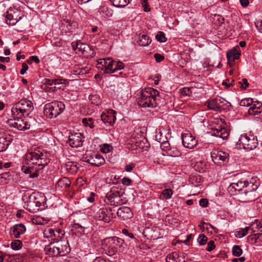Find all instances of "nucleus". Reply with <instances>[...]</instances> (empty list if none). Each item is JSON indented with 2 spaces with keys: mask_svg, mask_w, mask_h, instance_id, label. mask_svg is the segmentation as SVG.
<instances>
[{
  "mask_svg": "<svg viewBox=\"0 0 262 262\" xmlns=\"http://www.w3.org/2000/svg\"><path fill=\"white\" fill-rule=\"evenodd\" d=\"M24 163L22 171L30 174V178L37 177L42 173L43 169L48 164L46 156L38 149H34L28 151L24 157Z\"/></svg>",
  "mask_w": 262,
  "mask_h": 262,
  "instance_id": "1",
  "label": "nucleus"
},
{
  "mask_svg": "<svg viewBox=\"0 0 262 262\" xmlns=\"http://www.w3.org/2000/svg\"><path fill=\"white\" fill-rule=\"evenodd\" d=\"M159 92L152 88L142 90L141 96L138 99V104L143 107H156L160 102Z\"/></svg>",
  "mask_w": 262,
  "mask_h": 262,
  "instance_id": "2",
  "label": "nucleus"
},
{
  "mask_svg": "<svg viewBox=\"0 0 262 262\" xmlns=\"http://www.w3.org/2000/svg\"><path fill=\"white\" fill-rule=\"evenodd\" d=\"M124 245L123 240L116 236L107 237L102 241V248L109 256H113L118 252H122Z\"/></svg>",
  "mask_w": 262,
  "mask_h": 262,
  "instance_id": "3",
  "label": "nucleus"
},
{
  "mask_svg": "<svg viewBox=\"0 0 262 262\" xmlns=\"http://www.w3.org/2000/svg\"><path fill=\"white\" fill-rule=\"evenodd\" d=\"M34 107L31 101L22 99L14 104L11 108L12 115L28 116L33 110Z\"/></svg>",
  "mask_w": 262,
  "mask_h": 262,
  "instance_id": "4",
  "label": "nucleus"
},
{
  "mask_svg": "<svg viewBox=\"0 0 262 262\" xmlns=\"http://www.w3.org/2000/svg\"><path fill=\"white\" fill-rule=\"evenodd\" d=\"M258 144L257 138L250 133L241 135L237 143V145H239V148L249 150L256 148Z\"/></svg>",
  "mask_w": 262,
  "mask_h": 262,
  "instance_id": "5",
  "label": "nucleus"
},
{
  "mask_svg": "<svg viewBox=\"0 0 262 262\" xmlns=\"http://www.w3.org/2000/svg\"><path fill=\"white\" fill-rule=\"evenodd\" d=\"M65 109L64 104L58 101L45 104L43 113L49 118H55L62 113Z\"/></svg>",
  "mask_w": 262,
  "mask_h": 262,
  "instance_id": "6",
  "label": "nucleus"
},
{
  "mask_svg": "<svg viewBox=\"0 0 262 262\" xmlns=\"http://www.w3.org/2000/svg\"><path fill=\"white\" fill-rule=\"evenodd\" d=\"M24 201L26 200L25 202L26 208L30 212L34 213L39 211V208L41 206L42 201L37 196L35 193L30 195L29 196L25 195L23 196Z\"/></svg>",
  "mask_w": 262,
  "mask_h": 262,
  "instance_id": "7",
  "label": "nucleus"
},
{
  "mask_svg": "<svg viewBox=\"0 0 262 262\" xmlns=\"http://www.w3.org/2000/svg\"><path fill=\"white\" fill-rule=\"evenodd\" d=\"M83 161L88 163L92 166H100L105 163L104 158L98 153L86 151L82 157Z\"/></svg>",
  "mask_w": 262,
  "mask_h": 262,
  "instance_id": "8",
  "label": "nucleus"
},
{
  "mask_svg": "<svg viewBox=\"0 0 262 262\" xmlns=\"http://www.w3.org/2000/svg\"><path fill=\"white\" fill-rule=\"evenodd\" d=\"M22 116L12 114L11 118L8 120V124L19 130H25L29 129L30 125L22 118Z\"/></svg>",
  "mask_w": 262,
  "mask_h": 262,
  "instance_id": "9",
  "label": "nucleus"
},
{
  "mask_svg": "<svg viewBox=\"0 0 262 262\" xmlns=\"http://www.w3.org/2000/svg\"><path fill=\"white\" fill-rule=\"evenodd\" d=\"M123 193V192L121 190H119L118 188L113 187L106 193V198L111 205L118 206L123 203L121 197Z\"/></svg>",
  "mask_w": 262,
  "mask_h": 262,
  "instance_id": "10",
  "label": "nucleus"
},
{
  "mask_svg": "<svg viewBox=\"0 0 262 262\" xmlns=\"http://www.w3.org/2000/svg\"><path fill=\"white\" fill-rule=\"evenodd\" d=\"M22 17L21 12L17 8H10L7 12L6 22L11 26L15 25Z\"/></svg>",
  "mask_w": 262,
  "mask_h": 262,
  "instance_id": "11",
  "label": "nucleus"
},
{
  "mask_svg": "<svg viewBox=\"0 0 262 262\" xmlns=\"http://www.w3.org/2000/svg\"><path fill=\"white\" fill-rule=\"evenodd\" d=\"M211 156L214 164L221 165L228 162L229 155L225 151L214 149L211 152Z\"/></svg>",
  "mask_w": 262,
  "mask_h": 262,
  "instance_id": "12",
  "label": "nucleus"
},
{
  "mask_svg": "<svg viewBox=\"0 0 262 262\" xmlns=\"http://www.w3.org/2000/svg\"><path fill=\"white\" fill-rule=\"evenodd\" d=\"M115 114L113 110H105L101 115V120L106 126H113L116 120Z\"/></svg>",
  "mask_w": 262,
  "mask_h": 262,
  "instance_id": "13",
  "label": "nucleus"
},
{
  "mask_svg": "<svg viewBox=\"0 0 262 262\" xmlns=\"http://www.w3.org/2000/svg\"><path fill=\"white\" fill-rule=\"evenodd\" d=\"M242 192L237 196L238 200L241 202L248 203L254 201L258 197L257 192H252L243 189Z\"/></svg>",
  "mask_w": 262,
  "mask_h": 262,
  "instance_id": "14",
  "label": "nucleus"
},
{
  "mask_svg": "<svg viewBox=\"0 0 262 262\" xmlns=\"http://www.w3.org/2000/svg\"><path fill=\"white\" fill-rule=\"evenodd\" d=\"M82 135L80 133H75L69 136L68 143L72 147H78L82 145Z\"/></svg>",
  "mask_w": 262,
  "mask_h": 262,
  "instance_id": "15",
  "label": "nucleus"
},
{
  "mask_svg": "<svg viewBox=\"0 0 262 262\" xmlns=\"http://www.w3.org/2000/svg\"><path fill=\"white\" fill-rule=\"evenodd\" d=\"M182 139L183 145L186 148L191 149L196 145V140L190 133L182 134Z\"/></svg>",
  "mask_w": 262,
  "mask_h": 262,
  "instance_id": "16",
  "label": "nucleus"
},
{
  "mask_svg": "<svg viewBox=\"0 0 262 262\" xmlns=\"http://www.w3.org/2000/svg\"><path fill=\"white\" fill-rule=\"evenodd\" d=\"M244 189L249 191L256 192V190L260 185L259 179L256 177L252 178L249 180L244 181Z\"/></svg>",
  "mask_w": 262,
  "mask_h": 262,
  "instance_id": "17",
  "label": "nucleus"
},
{
  "mask_svg": "<svg viewBox=\"0 0 262 262\" xmlns=\"http://www.w3.org/2000/svg\"><path fill=\"white\" fill-rule=\"evenodd\" d=\"M248 113L250 115L256 116L257 118L262 117V103L258 101H253L249 108Z\"/></svg>",
  "mask_w": 262,
  "mask_h": 262,
  "instance_id": "18",
  "label": "nucleus"
},
{
  "mask_svg": "<svg viewBox=\"0 0 262 262\" xmlns=\"http://www.w3.org/2000/svg\"><path fill=\"white\" fill-rule=\"evenodd\" d=\"M244 181H238L237 183H232L228 187V191L231 195H236L237 196L244 189Z\"/></svg>",
  "mask_w": 262,
  "mask_h": 262,
  "instance_id": "19",
  "label": "nucleus"
},
{
  "mask_svg": "<svg viewBox=\"0 0 262 262\" xmlns=\"http://www.w3.org/2000/svg\"><path fill=\"white\" fill-rule=\"evenodd\" d=\"M210 134L212 136L221 138L224 140L227 139L229 135L227 129L221 125L212 128Z\"/></svg>",
  "mask_w": 262,
  "mask_h": 262,
  "instance_id": "20",
  "label": "nucleus"
},
{
  "mask_svg": "<svg viewBox=\"0 0 262 262\" xmlns=\"http://www.w3.org/2000/svg\"><path fill=\"white\" fill-rule=\"evenodd\" d=\"M113 213L111 209L103 208L99 210L97 215V219L99 221H102L104 223H109L113 218Z\"/></svg>",
  "mask_w": 262,
  "mask_h": 262,
  "instance_id": "21",
  "label": "nucleus"
},
{
  "mask_svg": "<svg viewBox=\"0 0 262 262\" xmlns=\"http://www.w3.org/2000/svg\"><path fill=\"white\" fill-rule=\"evenodd\" d=\"M55 242L56 243L57 252H59L58 256H64L70 252V248L67 241L61 240Z\"/></svg>",
  "mask_w": 262,
  "mask_h": 262,
  "instance_id": "22",
  "label": "nucleus"
},
{
  "mask_svg": "<svg viewBox=\"0 0 262 262\" xmlns=\"http://www.w3.org/2000/svg\"><path fill=\"white\" fill-rule=\"evenodd\" d=\"M26 231L25 226L23 224L14 225L10 229V234L15 238H19L20 235L23 234Z\"/></svg>",
  "mask_w": 262,
  "mask_h": 262,
  "instance_id": "23",
  "label": "nucleus"
},
{
  "mask_svg": "<svg viewBox=\"0 0 262 262\" xmlns=\"http://www.w3.org/2000/svg\"><path fill=\"white\" fill-rule=\"evenodd\" d=\"M117 214L118 217L123 220L131 218L133 213L130 208L127 207H122L118 209Z\"/></svg>",
  "mask_w": 262,
  "mask_h": 262,
  "instance_id": "24",
  "label": "nucleus"
},
{
  "mask_svg": "<svg viewBox=\"0 0 262 262\" xmlns=\"http://www.w3.org/2000/svg\"><path fill=\"white\" fill-rule=\"evenodd\" d=\"M89 71V68L86 66L78 64L74 66L72 72L75 75L81 76L87 74Z\"/></svg>",
  "mask_w": 262,
  "mask_h": 262,
  "instance_id": "25",
  "label": "nucleus"
},
{
  "mask_svg": "<svg viewBox=\"0 0 262 262\" xmlns=\"http://www.w3.org/2000/svg\"><path fill=\"white\" fill-rule=\"evenodd\" d=\"M112 61L113 59L109 58L99 59L98 61V63L102 66V69L104 71L105 73L110 74L111 72L110 67H111V61Z\"/></svg>",
  "mask_w": 262,
  "mask_h": 262,
  "instance_id": "26",
  "label": "nucleus"
},
{
  "mask_svg": "<svg viewBox=\"0 0 262 262\" xmlns=\"http://www.w3.org/2000/svg\"><path fill=\"white\" fill-rule=\"evenodd\" d=\"M45 250L52 256H58L59 252H57L56 243L55 242H51L50 244L46 247Z\"/></svg>",
  "mask_w": 262,
  "mask_h": 262,
  "instance_id": "27",
  "label": "nucleus"
},
{
  "mask_svg": "<svg viewBox=\"0 0 262 262\" xmlns=\"http://www.w3.org/2000/svg\"><path fill=\"white\" fill-rule=\"evenodd\" d=\"M219 101H221V98L212 99L207 102V106L210 110L219 111L222 107V105L219 103Z\"/></svg>",
  "mask_w": 262,
  "mask_h": 262,
  "instance_id": "28",
  "label": "nucleus"
},
{
  "mask_svg": "<svg viewBox=\"0 0 262 262\" xmlns=\"http://www.w3.org/2000/svg\"><path fill=\"white\" fill-rule=\"evenodd\" d=\"M71 184L70 180L66 177L59 179L56 184V188L59 190L65 189L69 187Z\"/></svg>",
  "mask_w": 262,
  "mask_h": 262,
  "instance_id": "29",
  "label": "nucleus"
},
{
  "mask_svg": "<svg viewBox=\"0 0 262 262\" xmlns=\"http://www.w3.org/2000/svg\"><path fill=\"white\" fill-rule=\"evenodd\" d=\"M161 149L166 151V154L168 155L171 156L172 157H176L178 156V152L174 154L173 153L172 151L171 150L170 144L169 142L167 141V139L164 141L163 142H161Z\"/></svg>",
  "mask_w": 262,
  "mask_h": 262,
  "instance_id": "30",
  "label": "nucleus"
},
{
  "mask_svg": "<svg viewBox=\"0 0 262 262\" xmlns=\"http://www.w3.org/2000/svg\"><path fill=\"white\" fill-rule=\"evenodd\" d=\"M42 233L45 238H48L49 241H51L52 242H55L56 238H55L56 235L55 234L54 229L47 228L45 229Z\"/></svg>",
  "mask_w": 262,
  "mask_h": 262,
  "instance_id": "31",
  "label": "nucleus"
},
{
  "mask_svg": "<svg viewBox=\"0 0 262 262\" xmlns=\"http://www.w3.org/2000/svg\"><path fill=\"white\" fill-rule=\"evenodd\" d=\"M10 143V141L7 139L6 135L0 134V152L5 150Z\"/></svg>",
  "mask_w": 262,
  "mask_h": 262,
  "instance_id": "32",
  "label": "nucleus"
},
{
  "mask_svg": "<svg viewBox=\"0 0 262 262\" xmlns=\"http://www.w3.org/2000/svg\"><path fill=\"white\" fill-rule=\"evenodd\" d=\"M124 64L120 61L113 60L111 61V67H110V73H113L117 70H120L124 68Z\"/></svg>",
  "mask_w": 262,
  "mask_h": 262,
  "instance_id": "33",
  "label": "nucleus"
},
{
  "mask_svg": "<svg viewBox=\"0 0 262 262\" xmlns=\"http://www.w3.org/2000/svg\"><path fill=\"white\" fill-rule=\"evenodd\" d=\"M99 13L103 17H109L112 16L113 14V11L105 6H103L100 8Z\"/></svg>",
  "mask_w": 262,
  "mask_h": 262,
  "instance_id": "34",
  "label": "nucleus"
},
{
  "mask_svg": "<svg viewBox=\"0 0 262 262\" xmlns=\"http://www.w3.org/2000/svg\"><path fill=\"white\" fill-rule=\"evenodd\" d=\"M167 262H181V258L177 252H173L168 254L166 258Z\"/></svg>",
  "mask_w": 262,
  "mask_h": 262,
  "instance_id": "35",
  "label": "nucleus"
},
{
  "mask_svg": "<svg viewBox=\"0 0 262 262\" xmlns=\"http://www.w3.org/2000/svg\"><path fill=\"white\" fill-rule=\"evenodd\" d=\"M151 40L149 36L146 35H142L140 37L138 42L141 46H147L151 42Z\"/></svg>",
  "mask_w": 262,
  "mask_h": 262,
  "instance_id": "36",
  "label": "nucleus"
},
{
  "mask_svg": "<svg viewBox=\"0 0 262 262\" xmlns=\"http://www.w3.org/2000/svg\"><path fill=\"white\" fill-rule=\"evenodd\" d=\"M130 0H110L114 6L121 8L127 6Z\"/></svg>",
  "mask_w": 262,
  "mask_h": 262,
  "instance_id": "37",
  "label": "nucleus"
},
{
  "mask_svg": "<svg viewBox=\"0 0 262 262\" xmlns=\"http://www.w3.org/2000/svg\"><path fill=\"white\" fill-rule=\"evenodd\" d=\"M173 191L171 189H165L161 193L160 199L161 200H169L171 198Z\"/></svg>",
  "mask_w": 262,
  "mask_h": 262,
  "instance_id": "38",
  "label": "nucleus"
},
{
  "mask_svg": "<svg viewBox=\"0 0 262 262\" xmlns=\"http://www.w3.org/2000/svg\"><path fill=\"white\" fill-rule=\"evenodd\" d=\"M85 47L86 48L82 53L83 56L87 58L94 57L95 55L94 49L88 45Z\"/></svg>",
  "mask_w": 262,
  "mask_h": 262,
  "instance_id": "39",
  "label": "nucleus"
},
{
  "mask_svg": "<svg viewBox=\"0 0 262 262\" xmlns=\"http://www.w3.org/2000/svg\"><path fill=\"white\" fill-rule=\"evenodd\" d=\"M9 172H6L0 174V185L7 184L11 179Z\"/></svg>",
  "mask_w": 262,
  "mask_h": 262,
  "instance_id": "40",
  "label": "nucleus"
},
{
  "mask_svg": "<svg viewBox=\"0 0 262 262\" xmlns=\"http://www.w3.org/2000/svg\"><path fill=\"white\" fill-rule=\"evenodd\" d=\"M82 122L85 126H88L90 128H93L95 127V120L92 118H85L82 119Z\"/></svg>",
  "mask_w": 262,
  "mask_h": 262,
  "instance_id": "41",
  "label": "nucleus"
},
{
  "mask_svg": "<svg viewBox=\"0 0 262 262\" xmlns=\"http://www.w3.org/2000/svg\"><path fill=\"white\" fill-rule=\"evenodd\" d=\"M251 229L250 227H246L245 228L241 229L235 233V236L238 238H242L248 234V231Z\"/></svg>",
  "mask_w": 262,
  "mask_h": 262,
  "instance_id": "42",
  "label": "nucleus"
},
{
  "mask_svg": "<svg viewBox=\"0 0 262 262\" xmlns=\"http://www.w3.org/2000/svg\"><path fill=\"white\" fill-rule=\"evenodd\" d=\"M45 83L47 85L54 86V88L55 89L60 88V87L57 86V85H60L61 84L59 83V80L57 79H46L45 80Z\"/></svg>",
  "mask_w": 262,
  "mask_h": 262,
  "instance_id": "43",
  "label": "nucleus"
},
{
  "mask_svg": "<svg viewBox=\"0 0 262 262\" xmlns=\"http://www.w3.org/2000/svg\"><path fill=\"white\" fill-rule=\"evenodd\" d=\"M240 53L237 50L234 48L227 52V56L234 57V59H237L239 57Z\"/></svg>",
  "mask_w": 262,
  "mask_h": 262,
  "instance_id": "44",
  "label": "nucleus"
},
{
  "mask_svg": "<svg viewBox=\"0 0 262 262\" xmlns=\"http://www.w3.org/2000/svg\"><path fill=\"white\" fill-rule=\"evenodd\" d=\"M66 167L67 170H69V172L71 173L76 172L78 169L77 165L73 162H68Z\"/></svg>",
  "mask_w": 262,
  "mask_h": 262,
  "instance_id": "45",
  "label": "nucleus"
},
{
  "mask_svg": "<svg viewBox=\"0 0 262 262\" xmlns=\"http://www.w3.org/2000/svg\"><path fill=\"white\" fill-rule=\"evenodd\" d=\"M232 252L234 256L239 257L242 254L243 250L239 246L235 245L232 247Z\"/></svg>",
  "mask_w": 262,
  "mask_h": 262,
  "instance_id": "46",
  "label": "nucleus"
},
{
  "mask_svg": "<svg viewBox=\"0 0 262 262\" xmlns=\"http://www.w3.org/2000/svg\"><path fill=\"white\" fill-rule=\"evenodd\" d=\"M253 100V99L251 98H244L241 101L239 104L242 106H251Z\"/></svg>",
  "mask_w": 262,
  "mask_h": 262,
  "instance_id": "47",
  "label": "nucleus"
},
{
  "mask_svg": "<svg viewBox=\"0 0 262 262\" xmlns=\"http://www.w3.org/2000/svg\"><path fill=\"white\" fill-rule=\"evenodd\" d=\"M207 89H208L207 85L202 84H201L200 86L198 85V94H200L199 97H204L206 94Z\"/></svg>",
  "mask_w": 262,
  "mask_h": 262,
  "instance_id": "48",
  "label": "nucleus"
},
{
  "mask_svg": "<svg viewBox=\"0 0 262 262\" xmlns=\"http://www.w3.org/2000/svg\"><path fill=\"white\" fill-rule=\"evenodd\" d=\"M156 139L159 143L163 142L167 139V137L163 135V133L160 129H158L157 132Z\"/></svg>",
  "mask_w": 262,
  "mask_h": 262,
  "instance_id": "49",
  "label": "nucleus"
},
{
  "mask_svg": "<svg viewBox=\"0 0 262 262\" xmlns=\"http://www.w3.org/2000/svg\"><path fill=\"white\" fill-rule=\"evenodd\" d=\"M208 241V237L204 234H201L198 237V242L200 246L205 245Z\"/></svg>",
  "mask_w": 262,
  "mask_h": 262,
  "instance_id": "50",
  "label": "nucleus"
},
{
  "mask_svg": "<svg viewBox=\"0 0 262 262\" xmlns=\"http://www.w3.org/2000/svg\"><path fill=\"white\" fill-rule=\"evenodd\" d=\"M157 40L160 42H165L167 40L165 33L163 32L159 31L156 36Z\"/></svg>",
  "mask_w": 262,
  "mask_h": 262,
  "instance_id": "51",
  "label": "nucleus"
},
{
  "mask_svg": "<svg viewBox=\"0 0 262 262\" xmlns=\"http://www.w3.org/2000/svg\"><path fill=\"white\" fill-rule=\"evenodd\" d=\"M206 163L203 161H200L199 163L198 162V172L203 173L205 172L206 169Z\"/></svg>",
  "mask_w": 262,
  "mask_h": 262,
  "instance_id": "52",
  "label": "nucleus"
},
{
  "mask_svg": "<svg viewBox=\"0 0 262 262\" xmlns=\"http://www.w3.org/2000/svg\"><path fill=\"white\" fill-rule=\"evenodd\" d=\"M22 247V243L19 240H15L11 243V247L13 250H18Z\"/></svg>",
  "mask_w": 262,
  "mask_h": 262,
  "instance_id": "53",
  "label": "nucleus"
},
{
  "mask_svg": "<svg viewBox=\"0 0 262 262\" xmlns=\"http://www.w3.org/2000/svg\"><path fill=\"white\" fill-rule=\"evenodd\" d=\"M55 234L56 235L55 238H56L55 242L60 241V239L62 238L64 235V231L61 229H56L55 230Z\"/></svg>",
  "mask_w": 262,
  "mask_h": 262,
  "instance_id": "54",
  "label": "nucleus"
},
{
  "mask_svg": "<svg viewBox=\"0 0 262 262\" xmlns=\"http://www.w3.org/2000/svg\"><path fill=\"white\" fill-rule=\"evenodd\" d=\"M89 99L92 103L96 105H98L100 102L99 97L96 95H90L89 96Z\"/></svg>",
  "mask_w": 262,
  "mask_h": 262,
  "instance_id": "55",
  "label": "nucleus"
},
{
  "mask_svg": "<svg viewBox=\"0 0 262 262\" xmlns=\"http://www.w3.org/2000/svg\"><path fill=\"white\" fill-rule=\"evenodd\" d=\"M215 245H214V241L212 240H211L207 243V246L206 250L208 252H211L213 250H214L215 249Z\"/></svg>",
  "mask_w": 262,
  "mask_h": 262,
  "instance_id": "56",
  "label": "nucleus"
},
{
  "mask_svg": "<svg viewBox=\"0 0 262 262\" xmlns=\"http://www.w3.org/2000/svg\"><path fill=\"white\" fill-rule=\"evenodd\" d=\"M73 228L75 229H78V232L80 234H83L84 232V228L78 223H75L74 224Z\"/></svg>",
  "mask_w": 262,
  "mask_h": 262,
  "instance_id": "57",
  "label": "nucleus"
},
{
  "mask_svg": "<svg viewBox=\"0 0 262 262\" xmlns=\"http://www.w3.org/2000/svg\"><path fill=\"white\" fill-rule=\"evenodd\" d=\"M112 149V146L108 144H104L101 148V151L104 153H108Z\"/></svg>",
  "mask_w": 262,
  "mask_h": 262,
  "instance_id": "58",
  "label": "nucleus"
},
{
  "mask_svg": "<svg viewBox=\"0 0 262 262\" xmlns=\"http://www.w3.org/2000/svg\"><path fill=\"white\" fill-rule=\"evenodd\" d=\"M239 83L241 85V87L244 89H246L249 86V83L246 79H242Z\"/></svg>",
  "mask_w": 262,
  "mask_h": 262,
  "instance_id": "59",
  "label": "nucleus"
},
{
  "mask_svg": "<svg viewBox=\"0 0 262 262\" xmlns=\"http://www.w3.org/2000/svg\"><path fill=\"white\" fill-rule=\"evenodd\" d=\"M208 204V201L207 199H201L199 201V205L202 207H206Z\"/></svg>",
  "mask_w": 262,
  "mask_h": 262,
  "instance_id": "60",
  "label": "nucleus"
},
{
  "mask_svg": "<svg viewBox=\"0 0 262 262\" xmlns=\"http://www.w3.org/2000/svg\"><path fill=\"white\" fill-rule=\"evenodd\" d=\"M154 58L157 62H160L164 59L163 56L158 53H156L154 55Z\"/></svg>",
  "mask_w": 262,
  "mask_h": 262,
  "instance_id": "61",
  "label": "nucleus"
},
{
  "mask_svg": "<svg viewBox=\"0 0 262 262\" xmlns=\"http://www.w3.org/2000/svg\"><path fill=\"white\" fill-rule=\"evenodd\" d=\"M122 184L125 186H129L132 183L131 180L128 178H123L122 180Z\"/></svg>",
  "mask_w": 262,
  "mask_h": 262,
  "instance_id": "62",
  "label": "nucleus"
},
{
  "mask_svg": "<svg viewBox=\"0 0 262 262\" xmlns=\"http://www.w3.org/2000/svg\"><path fill=\"white\" fill-rule=\"evenodd\" d=\"M28 69V66L26 63H23L22 64V68L20 71V74L24 75Z\"/></svg>",
  "mask_w": 262,
  "mask_h": 262,
  "instance_id": "63",
  "label": "nucleus"
},
{
  "mask_svg": "<svg viewBox=\"0 0 262 262\" xmlns=\"http://www.w3.org/2000/svg\"><path fill=\"white\" fill-rule=\"evenodd\" d=\"M255 26L257 29L262 33V20L260 21H257L255 23Z\"/></svg>",
  "mask_w": 262,
  "mask_h": 262,
  "instance_id": "64",
  "label": "nucleus"
}]
</instances>
